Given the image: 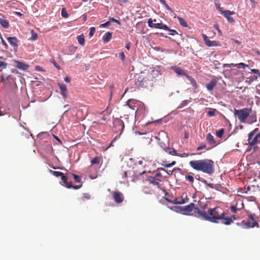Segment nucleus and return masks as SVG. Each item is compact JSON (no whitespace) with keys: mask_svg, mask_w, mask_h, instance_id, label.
<instances>
[{"mask_svg":"<svg viewBox=\"0 0 260 260\" xmlns=\"http://www.w3.org/2000/svg\"><path fill=\"white\" fill-rule=\"evenodd\" d=\"M222 209L216 207L213 209H210L208 210V214L210 215V221L214 223H218V220L220 222L225 225H230L236 219L234 215L230 217L227 216V213L221 212Z\"/></svg>","mask_w":260,"mask_h":260,"instance_id":"1","label":"nucleus"},{"mask_svg":"<svg viewBox=\"0 0 260 260\" xmlns=\"http://www.w3.org/2000/svg\"><path fill=\"white\" fill-rule=\"evenodd\" d=\"M190 166L194 170L211 175L214 172V161L209 159H204L189 161Z\"/></svg>","mask_w":260,"mask_h":260,"instance_id":"2","label":"nucleus"},{"mask_svg":"<svg viewBox=\"0 0 260 260\" xmlns=\"http://www.w3.org/2000/svg\"><path fill=\"white\" fill-rule=\"evenodd\" d=\"M154 79L151 73H141L137 77L136 84L138 87L150 89L153 86Z\"/></svg>","mask_w":260,"mask_h":260,"instance_id":"3","label":"nucleus"},{"mask_svg":"<svg viewBox=\"0 0 260 260\" xmlns=\"http://www.w3.org/2000/svg\"><path fill=\"white\" fill-rule=\"evenodd\" d=\"M251 112V108H245L240 110L234 109V115L238 118L240 122L245 123Z\"/></svg>","mask_w":260,"mask_h":260,"instance_id":"4","label":"nucleus"},{"mask_svg":"<svg viewBox=\"0 0 260 260\" xmlns=\"http://www.w3.org/2000/svg\"><path fill=\"white\" fill-rule=\"evenodd\" d=\"M251 136L249 138V135H248V142L249 147L256 148L258 143H260V133L256 134L254 137Z\"/></svg>","mask_w":260,"mask_h":260,"instance_id":"5","label":"nucleus"},{"mask_svg":"<svg viewBox=\"0 0 260 260\" xmlns=\"http://www.w3.org/2000/svg\"><path fill=\"white\" fill-rule=\"evenodd\" d=\"M61 180L62 181V182L63 183V184L62 185L68 188H72L75 189H79L82 186V184H80L79 185H74V186L72 185L71 182H69L68 181V177L64 175L63 174L61 176Z\"/></svg>","mask_w":260,"mask_h":260,"instance_id":"6","label":"nucleus"},{"mask_svg":"<svg viewBox=\"0 0 260 260\" xmlns=\"http://www.w3.org/2000/svg\"><path fill=\"white\" fill-rule=\"evenodd\" d=\"M113 199L117 204L121 203L124 200L123 194L119 191H113L112 192Z\"/></svg>","mask_w":260,"mask_h":260,"instance_id":"7","label":"nucleus"},{"mask_svg":"<svg viewBox=\"0 0 260 260\" xmlns=\"http://www.w3.org/2000/svg\"><path fill=\"white\" fill-rule=\"evenodd\" d=\"M147 180L150 184L156 186L160 189H161V185L160 183L161 181L160 179L153 176H149L147 178Z\"/></svg>","mask_w":260,"mask_h":260,"instance_id":"8","label":"nucleus"},{"mask_svg":"<svg viewBox=\"0 0 260 260\" xmlns=\"http://www.w3.org/2000/svg\"><path fill=\"white\" fill-rule=\"evenodd\" d=\"M202 37L205 44L208 47L219 46L218 42L215 41H210L208 39V37L205 34H202Z\"/></svg>","mask_w":260,"mask_h":260,"instance_id":"9","label":"nucleus"},{"mask_svg":"<svg viewBox=\"0 0 260 260\" xmlns=\"http://www.w3.org/2000/svg\"><path fill=\"white\" fill-rule=\"evenodd\" d=\"M196 210H197L199 216L202 217L205 220L210 221V215L208 214V212L207 213L205 211L200 210L198 208H197ZM195 212H196V211Z\"/></svg>","mask_w":260,"mask_h":260,"instance_id":"10","label":"nucleus"},{"mask_svg":"<svg viewBox=\"0 0 260 260\" xmlns=\"http://www.w3.org/2000/svg\"><path fill=\"white\" fill-rule=\"evenodd\" d=\"M180 209L182 211L185 212V214H187V213L192 211L194 209L196 210L197 208H195V204L191 203L188 205L181 207Z\"/></svg>","mask_w":260,"mask_h":260,"instance_id":"11","label":"nucleus"},{"mask_svg":"<svg viewBox=\"0 0 260 260\" xmlns=\"http://www.w3.org/2000/svg\"><path fill=\"white\" fill-rule=\"evenodd\" d=\"M58 85L60 90V93L64 99H67L68 96V89L65 84L58 83Z\"/></svg>","mask_w":260,"mask_h":260,"instance_id":"12","label":"nucleus"},{"mask_svg":"<svg viewBox=\"0 0 260 260\" xmlns=\"http://www.w3.org/2000/svg\"><path fill=\"white\" fill-rule=\"evenodd\" d=\"M15 66L16 68L22 70H26L29 67L28 64L18 60L15 61Z\"/></svg>","mask_w":260,"mask_h":260,"instance_id":"13","label":"nucleus"},{"mask_svg":"<svg viewBox=\"0 0 260 260\" xmlns=\"http://www.w3.org/2000/svg\"><path fill=\"white\" fill-rule=\"evenodd\" d=\"M7 40L12 46L15 47H18L19 41L16 37H8L7 38Z\"/></svg>","mask_w":260,"mask_h":260,"instance_id":"14","label":"nucleus"},{"mask_svg":"<svg viewBox=\"0 0 260 260\" xmlns=\"http://www.w3.org/2000/svg\"><path fill=\"white\" fill-rule=\"evenodd\" d=\"M218 10L221 12V13L225 17H228V16H231L232 15L235 14V12L234 11H231L230 10H223V9L219 6L218 7Z\"/></svg>","mask_w":260,"mask_h":260,"instance_id":"15","label":"nucleus"},{"mask_svg":"<svg viewBox=\"0 0 260 260\" xmlns=\"http://www.w3.org/2000/svg\"><path fill=\"white\" fill-rule=\"evenodd\" d=\"M217 84V80L215 79H212L210 82L207 84L206 87L208 90L211 91Z\"/></svg>","mask_w":260,"mask_h":260,"instance_id":"16","label":"nucleus"},{"mask_svg":"<svg viewBox=\"0 0 260 260\" xmlns=\"http://www.w3.org/2000/svg\"><path fill=\"white\" fill-rule=\"evenodd\" d=\"M249 218L251 220V221H249V222L247 223L248 227L254 228L255 226L259 227L258 223L255 221L252 215H250L249 216Z\"/></svg>","mask_w":260,"mask_h":260,"instance_id":"17","label":"nucleus"},{"mask_svg":"<svg viewBox=\"0 0 260 260\" xmlns=\"http://www.w3.org/2000/svg\"><path fill=\"white\" fill-rule=\"evenodd\" d=\"M174 71L179 76H185L186 77V75H188L186 71L179 67H174L173 68Z\"/></svg>","mask_w":260,"mask_h":260,"instance_id":"18","label":"nucleus"},{"mask_svg":"<svg viewBox=\"0 0 260 260\" xmlns=\"http://www.w3.org/2000/svg\"><path fill=\"white\" fill-rule=\"evenodd\" d=\"M206 140L210 145H212L214 146L216 145V141L214 139V137L210 133H208L207 135Z\"/></svg>","mask_w":260,"mask_h":260,"instance_id":"19","label":"nucleus"},{"mask_svg":"<svg viewBox=\"0 0 260 260\" xmlns=\"http://www.w3.org/2000/svg\"><path fill=\"white\" fill-rule=\"evenodd\" d=\"M186 78L190 82V84L194 87V92H196V90L198 89V85L196 83V80L192 78L191 76L188 75H186Z\"/></svg>","mask_w":260,"mask_h":260,"instance_id":"20","label":"nucleus"},{"mask_svg":"<svg viewBox=\"0 0 260 260\" xmlns=\"http://www.w3.org/2000/svg\"><path fill=\"white\" fill-rule=\"evenodd\" d=\"M154 28L164 30L169 29V27L167 25L162 23H154Z\"/></svg>","mask_w":260,"mask_h":260,"instance_id":"21","label":"nucleus"},{"mask_svg":"<svg viewBox=\"0 0 260 260\" xmlns=\"http://www.w3.org/2000/svg\"><path fill=\"white\" fill-rule=\"evenodd\" d=\"M112 33L107 32L103 37V40L104 42L107 43L110 41L112 38Z\"/></svg>","mask_w":260,"mask_h":260,"instance_id":"22","label":"nucleus"},{"mask_svg":"<svg viewBox=\"0 0 260 260\" xmlns=\"http://www.w3.org/2000/svg\"><path fill=\"white\" fill-rule=\"evenodd\" d=\"M248 122L250 123H252L255 122L256 121V112H254L253 114H249V116L248 117Z\"/></svg>","mask_w":260,"mask_h":260,"instance_id":"23","label":"nucleus"},{"mask_svg":"<svg viewBox=\"0 0 260 260\" xmlns=\"http://www.w3.org/2000/svg\"><path fill=\"white\" fill-rule=\"evenodd\" d=\"M165 150L166 151V152L170 154L173 155H178L176 150L173 148L167 147L165 149Z\"/></svg>","mask_w":260,"mask_h":260,"instance_id":"24","label":"nucleus"},{"mask_svg":"<svg viewBox=\"0 0 260 260\" xmlns=\"http://www.w3.org/2000/svg\"><path fill=\"white\" fill-rule=\"evenodd\" d=\"M176 164V161H173L170 164H167V161H165V160H162V162H161V165L164 167H166V168H170L173 166H174L175 164Z\"/></svg>","mask_w":260,"mask_h":260,"instance_id":"25","label":"nucleus"},{"mask_svg":"<svg viewBox=\"0 0 260 260\" xmlns=\"http://www.w3.org/2000/svg\"><path fill=\"white\" fill-rule=\"evenodd\" d=\"M0 24L3 27L5 28H7L9 27V21L6 19H0Z\"/></svg>","mask_w":260,"mask_h":260,"instance_id":"26","label":"nucleus"},{"mask_svg":"<svg viewBox=\"0 0 260 260\" xmlns=\"http://www.w3.org/2000/svg\"><path fill=\"white\" fill-rule=\"evenodd\" d=\"M77 40L78 43L81 45H84L85 43V39L83 35H80L77 37Z\"/></svg>","mask_w":260,"mask_h":260,"instance_id":"27","label":"nucleus"},{"mask_svg":"<svg viewBox=\"0 0 260 260\" xmlns=\"http://www.w3.org/2000/svg\"><path fill=\"white\" fill-rule=\"evenodd\" d=\"M177 19L179 22V23L183 27H187L188 25L186 21L182 17H178Z\"/></svg>","mask_w":260,"mask_h":260,"instance_id":"28","label":"nucleus"},{"mask_svg":"<svg viewBox=\"0 0 260 260\" xmlns=\"http://www.w3.org/2000/svg\"><path fill=\"white\" fill-rule=\"evenodd\" d=\"M30 33H31V36L28 40L32 41L36 40L38 39L37 34L36 32H35L34 30H31L30 31Z\"/></svg>","mask_w":260,"mask_h":260,"instance_id":"29","label":"nucleus"},{"mask_svg":"<svg viewBox=\"0 0 260 260\" xmlns=\"http://www.w3.org/2000/svg\"><path fill=\"white\" fill-rule=\"evenodd\" d=\"M49 172L51 173L53 176L56 177H61L63 174L61 172L54 171L51 170H49Z\"/></svg>","mask_w":260,"mask_h":260,"instance_id":"30","label":"nucleus"},{"mask_svg":"<svg viewBox=\"0 0 260 260\" xmlns=\"http://www.w3.org/2000/svg\"><path fill=\"white\" fill-rule=\"evenodd\" d=\"M1 59H4L3 57H0ZM7 66V63L5 61L0 60V71L3 69H5Z\"/></svg>","mask_w":260,"mask_h":260,"instance_id":"31","label":"nucleus"},{"mask_svg":"<svg viewBox=\"0 0 260 260\" xmlns=\"http://www.w3.org/2000/svg\"><path fill=\"white\" fill-rule=\"evenodd\" d=\"M165 199L167 201H168V202L171 203L173 204L178 205V204H183L185 203V201L183 199L181 200V202H172V200H170L168 198H165Z\"/></svg>","mask_w":260,"mask_h":260,"instance_id":"32","label":"nucleus"},{"mask_svg":"<svg viewBox=\"0 0 260 260\" xmlns=\"http://www.w3.org/2000/svg\"><path fill=\"white\" fill-rule=\"evenodd\" d=\"M216 111V110L215 109H210V110L207 112L208 116L209 117L215 116Z\"/></svg>","mask_w":260,"mask_h":260,"instance_id":"33","label":"nucleus"},{"mask_svg":"<svg viewBox=\"0 0 260 260\" xmlns=\"http://www.w3.org/2000/svg\"><path fill=\"white\" fill-rule=\"evenodd\" d=\"M100 158L99 157H95L91 160V165H99Z\"/></svg>","mask_w":260,"mask_h":260,"instance_id":"34","label":"nucleus"},{"mask_svg":"<svg viewBox=\"0 0 260 260\" xmlns=\"http://www.w3.org/2000/svg\"><path fill=\"white\" fill-rule=\"evenodd\" d=\"M248 67V65L245 64L244 63H243V62L237 63V68L238 69L242 68V69H245L246 67Z\"/></svg>","mask_w":260,"mask_h":260,"instance_id":"35","label":"nucleus"},{"mask_svg":"<svg viewBox=\"0 0 260 260\" xmlns=\"http://www.w3.org/2000/svg\"><path fill=\"white\" fill-rule=\"evenodd\" d=\"M61 16L63 18H68L69 16L68 13L65 8H62L61 10Z\"/></svg>","mask_w":260,"mask_h":260,"instance_id":"36","label":"nucleus"},{"mask_svg":"<svg viewBox=\"0 0 260 260\" xmlns=\"http://www.w3.org/2000/svg\"><path fill=\"white\" fill-rule=\"evenodd\" d=\"M224 133V129L223 128L220 129L219 131L216 132V136L218 138H221Z\"/></svg>","mask_w":260,"mask_h":260,"instance_id":"37","label":"nucleus"},{"mask_svg":"<svg viewBox=\"0 0 260 260\" xmlns=\"http://www.w3.org/2000/svg\"><path fill=\"white\" fill-rule=\"evenodd\" d=\"M77 47H75L73 45H71L68 47V49L71 52V53H75L77 50Z\"/></svg>","mask_w":260,"mask_h":260,"instance_id":"38","label":"nucleus"},{"mask_svg":"<svg viewBox=\"0 0 260 260\" xmlns=\"http://www.w3.org/2000/svg\"><path fill=\"white\" fill-rule=\"evenodd\" d=\"M73 178L76 182H81V177L75 174L73 175Z\"/></svg>","mask_w":260,"mask_h":260,"instance_id":"39","label":"nucleus"},{"mask_svg":"<svg viewBox=\"0 0 260 260\" xmlns=\"http://www.w3.org/2000/svg\"><path fill=\"white\" fill-rule=\"evenodd\" d=\"M148 25L149 27L154 28V23L151 18H149L148 20Z\"/></svg>","mask_w":260,"mask_h":260,"instance_id":"40","label":"nucleus"},{"mask_svg":"<svg viewBox=\"0 0 260 260\" xmlns=\"http://www.w3.org/2000/svg\"><path fill=\"white\" fill-rule=\"evenodd\" d=\"M185 178L190 183H193V182L194 181V178L193 176L191 175H186L185 176Z\"/></svg>","mask_w":260,"mask_h":260,"instance_id":"41","label":"nucleus"},{"mask_svg":"<svg viewBox=\"0 0 260 260\" xmlns=\"http://www.w3.org/2000/svg\"><path fill=\"white\" fill-rule=\"evenodd\" d=\"M258 131V128H255V129H254L253 131H252L251 132H250L248 134V135H249V137H251V136H254V135L255 134H256L257 133V132Z\"/></svg>","mask_w":260,"mask_h":260,"instance_id":"42","label":"nucleus"},{"mask_svg":"<svg viewBox=\"0 0 260 260\" xmlns=\"http://www.w3.org/2000/svg\"><path fill=\"white\" fill-rule=\"evenodd\" d=\"M207 185L208 186L211 188H215L216 189H218V188L219 187L218 184L215 185V184H214L212 183H209V184H207Z\"/></svg>","mask_w":260,"mask_h":260,"instance_id":"43","label":"nucleus"},{"mask_svg":"<svg viewBox=\"0 0 260 260\" xmlns=\"http://www.w3.org/2000/svg\"><path fill=\"white\" fill-rule=\"evenodd\" d=\"M95 31V28L94 27H92L90 28V31L89 33V36L91 37H92Z\"/></svg>","mask_w":260,"mask_h":260,"instance_id":"44","label":"nucleus"},{"mask_svg":"<svg viewBox=\"0 0 260 260\" xmlns=\"http://www.w3.org/2000/svg\"><path fill=\"white\" fill-rule=\"evenodd\" d=\"M223 67H226V68H233V67H236L237 68V63H229V64H224L223 65Z\"/></svg>","mask_w":260,"mask_h":260,"instance_id":"45","label":"nucleus"},{"mask_svg":"<svg viewBox=\"0 0 260 260\" xmlns=\"http://www.w3.org/2000/svg\"><path fill=\"white\" fill-rule=\"evenodd\" d=\"M167 30H169L170 32L169 35H172V36H174L175 35L178 34L177 31L174 29H171L169 28V29H168Z\"/></svg>","mask_w":260,"mask_h":260,"instance_id":"46","label":"nucleus"},{"mask_svg":"<svg viewBox=\"0 0 260 260\" xmlns=\"http://www.w3.org/2000/svg\"><path fill=\"white\" fill-rule=\"evenodd\" d=\"M109 20L113 22H115V23H116L117 24H118L119 25H120V24H121L120 22L118 20H117V19H115L113 17H110L109 18Z\"/></svg>","mask_w":260,"mask_h":260,"instance_id":"47","label":"nucleus"},{"mask_svg":"<svg viewBox=\"0 0 260 260\" xmlns=\"http://www.w3.org/2000/svg\"><path fill=\"white\" fill-rule=\"evenodd\" d=\"M206 148V145L205 144H201L198 147V148H197V150H200L202 149H204V148Z\"/></svg>","mask_w":260,"mask_h":260,"instance_id":"48","label":"nucleus"},{"mask_svg":"<svg viewBox=\"0 0 260 260\" xmlns=\"http://www.w3.org/2000/svg\"><path fill=\"white\" fill-rule=\"evenodd\" d=\"M119 56L120 57V58H121V60L122 61H124V60H125V55H124L123 52H120L119 54Z\"/></svg>","mask_w":260,"mask_h":260,"instance_id":"49","label":"nucleus"},{"mask_svg":"<svg viewBox=\"0 0 260 260\" xmlns=\"http://www.w3.org/2000/svg\"><path fill=\"white\" fill-rule=\"evenodd\" d=\"M230 209L231 210V211L234 213H236L237 211V208L236 206H231L230 207Z\"/></svg>","mask_w":260,"mask_h":260,"instance_id":"50","label":"nucleus"},{"mask_svg":"<svg viewBox=\"0 0 260 260\" xmlns=\"http://www.w3.org/2000/svg\"><path fill=\"white\" fill-rule=\"evenodd\" d=\"M122 178H126L127 177V174L126 171H123L122 173H121Z\"/></svg>","mask_w":260,"mask_h":260,"instance_id":"51","label":"nucleus"},{"mask_svg":"<svg viewBox=\"0 0 260 260\" xmlns=\"http://www.w3.org/2000/svg\"><path fill=\"white\" fill-rule=\"evenodd\" d=\"M162 5H164L165 7V8L169 11L173 12V10L169 7V6L166 3V2H165V4H163Z\"/></svg>","mask_w":260,"mask_h":260,"instance_id":"52","label":"nucleus"},{"mask_svg":"<svg viewBox=\"0 0 260 260\" xmlns=\"http://www.w3.org/2000/svg\"><path fill=\"white\" fill-rule=\"evenodd\" d=\"M110 24V22L109 21H107V22H105V23L101 24L100 27H107L108 25H109Z\"/></svg>","mask_w":260,"mask_h":260,"instance_id":"53","label":"nucleus"},{"mask_svg":"<svg viewBox=\"0 0 260 260\" xmlns=\"http://www.w3.org/2000/svg\"><path fill=\"white\" fill-rule=\"evenodd\" d=\"M229 23H233L234 22V19L231 17V16H228V17L226 18Z\"/></svg>","mask_w":260,"mask_h":260,"instance_id":"54","label":"nucleus"},{"mask_svg":"<svg viewBox=\"0 0 260 260\" xmlns=\"http://www.w3.org/2000/svg\"><path fill=\"white\" fill-rule=\"evenodd\" d=\"M83 197L87 200L90 198V195L88 193H84L83 194Z\"/></svg>","mask_w":260,"mask_h":260,"instance_id":"55","label":"nucleus"},{"mask_svg":"<svg viewBox=\"0 0 260 260\" xmlns=\"http://www.w3.org/2000/svg\"><path fill=\"white\" fill-rule=\"evenodd\" d=\"M52 62L53 63V65L58 70H60L61 68L60 67H59V66H58L57 64V63H56V62L54 60L52 61Z\"/></svg>","mask_w":260,"mask_h":260,"instance_id":"56","label":"nucleus"},{"mask_svg":"<svg viewBox=\"0 0 260 260\" xmlns=\"http://www.w3.org/2000/svg\"><path fill=\"white\" fill-rule=\"evenodd\" d=\"M153 49L157 51H160L161 52H164V50L163 49L160 48L159 47H155L153 48Z\"/></svg>","mask_w":260,"mask_h":260,"instance_id":"57","label":"nucleus"},{"mask_svg":"<svg viewBox=\"0 0 260 260\" xmlns=\"http://www.w3.org/2000/svg\"><path fill=\"white\" fill-rule=\"evenodd\" d=\"M35 70L37 71H43V69L42 68L39 66H37L35 67Z\"/></svg>","mask_w":260,"mask_h":260,"instance_id":"58","label":"nucleus"},{"mask_svg":"<svg viewBox=\"0 0 260 260\" xmlns=\"http://www.w3.org/2000/svg\"><path fill=\"white\" fill-rule=\"evenodd\" d=\"M1 39H2V44L3 45L5 46V48L6 49H7L8 48V45L7 44V43L3 40V38L1 37Z\"/></svg>","mask_w":260,"mask_h":260,"instance_id":"59","label":"nucleus"},{"mask_svg":"<svg viewBox=\"0 0 260 260\" xmlns=\"http://www.w3.org/2000/svg\"><path fill=\"white\" fill-rule=\"evenodd\" d=\"M118 124L119 125L121 126V127H122V128H124V123H123V122L122 121H119L118 122Z\"/></svg>","mask_w":260,"mask_h":260,"instance_id":"60","label":"nucleus"},{"mask_svg":"<svg viewBox=\"0 0 260 260\" xmlns=\"http://www.w3.org/2000/svg\"><path fill=\"white\" fill-rule=\"evenodd\" d=\"M161 176H162V175H161V173H159V172H157V173H156L155 174V176H153V177H156V178H157V177H161Z\"/></svg>","mask_w":260,"mask_h":260,"instance_id":"61","label":"nucleus"},{"mask_svg":"<svg viewBox=\"0 0 260 260\" xmlns=\"http://www.w3.org/2000/svg\"><path fill=\"white\" fill-rule=\"evenodd\" d=\"M73 175H74V174L71 173V172H69L67 174V177H68V178H71L72 176H73Z\"/></svg>","mask_w":260,"mask_h":260,"instance_id":"62","label":"nucleus"},{"mask_svg":"<svg viewBox=\"0 0 260 260\" xmlns=\"http://www.w3.org/2000/svg\"><path fill=\"white\" fill-rule=\"evenodd\" d=\"M251 72L253 73H255V74H259V71L258 70H256V69H252L251 70Z\"/></svg>","mask_w":260,"mask_h":260,"instance_id":"63","label":"nucleus"},{"mask_svg":"<svg viewBox=\"0 0 260 260\" xmlns=\"http://www.w3.org/2000/svg\"><path fill=\"white\" fill-rule=\"evenodd\" d=\"M64 81H65L66 82H67V83H70V81H71V79H70V78L69 77H66L64 78Z\"/></svg>","mask_w":260,"mask_h":260,"instance_id":"64","label":"nucleus"}]
</instances>
